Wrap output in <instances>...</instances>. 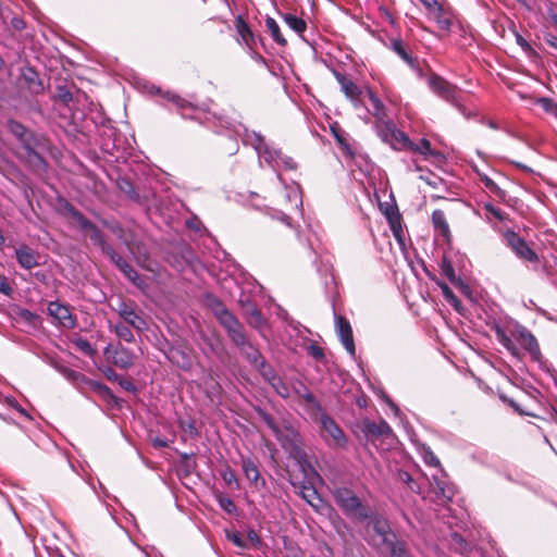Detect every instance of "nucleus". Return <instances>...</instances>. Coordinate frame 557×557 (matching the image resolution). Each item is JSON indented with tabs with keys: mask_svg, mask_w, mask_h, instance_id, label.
<instances>
[{
	"mask_svg": "<svg viewBox=\"0 0 557 557\" xmlns=\"http://www.w3.org/2000/svg\"><path fill=\"white\" fill-rule=\"evenodd\" d=\"M242 468L247 480L256 487H264L265 481L261 479L257 463L250 458L242 459Z\"/></svg>",
	"mask_w": 557,
	"mask_h": 557,
	"instance_id": "19",
	"label": "nucleus"
},
{
	"mask_svg": "<svg viewBox=\"0 0 557 557\" xmlns=\"http://www.w3.org/2000/svg\"><path fill=\"white\" fill-rule=\"evenodd\" d=\"M209 307L211 308L215 318L219 317L222 310H227L223 302L215 297L209 298Z\"/></svg>",
	"mask_w": 557,
	"mask_h": 557,
	"instance_id": "52",
	"label": "nucleus"
},
{
	"mask_svg": "<svg viewBox=\"0 0 557 557\" xmlns=\"http://www.w3.org/2000/svg\"><path fill=\"white\" fill-rule=\"evenodd\" d=\"M537 103L542 107V109L557 119V103L554 102L550 98L542 97L537 99Z\"/></svg>",
	"mask_w": 557,
	"mask_h": 557,
	"instance_id": "47",
	"label": "nucleus"
},
{
	"mask_svg": "<svg viewBox=\"0 0 557 557\" xmlns=\"http://www.w3.org/2000/svg\"><path fill=\"white\" fill-rule=\"evenodd\" d=\"M393 51L398 54L401 60H404L409 66L413 67L416 64V59L411 57V54L407 51L401 40H393L392 41Z\"/></svg>",
	"mask_w": 557,
	"mask_h": 557,
	"instance_id": "31",
	"label": "nucleus"
},
{
	"mask_svg": "<svg viewBox=\"0 0 557 557\" xmlns=\"http://www.w3.org/2000/svg\"><path fill=\"white\" fill-rule=\"evenodd\" d=\"M13 289L7 278L5 275L0 273V293L10 296L12 294Z\"/></svg>",
	"mask_w": 557,
	"mask_h": 557,
	"instance_id": "53",
	"label": "nucleus"
},
{
	"mask_svg": "<svg viewBox=\"0 0 557 557\" xmlns=\"http://www.w3.org/2000/svg\"><path fill=\"white\" fill-rule=\"evenodd\" d=\"M308 354L315 360H322L324 358L322 348L314 344L308 347Z\"/></svg>",
	"mask_w": 557,
	"mask_h": 557,
	"instance_id": "54",
	"label": "nucleus"
},
{
	"mask_svg": "<svg viewBox=\"0 0 557 557\" xmlns=\"http://www.w3.org/2000/svg\"><path fill=\"white\" fill-rule=\"evenodd\" d=\"M243 143L251 146L259 158V163L262 166L265 163L277 174L278 181L283 182L281 171H293L297 169L296 161L282 152L281 149L265 143L264 137L255 131L244 129Z\"/></svg>",
	"mask_w": 557,
	"mask_h": 557,
	"instance_id": "2",
	"label": "nucleus"
},
{
	"mask_svg": "<svg viewBox=\"0 0 557 557\" xmlns=\"http://www.w3.org/2000/svg\"><path fill=\"white\" fill-rule=\"evenodd\" d=\"M422 458L423 461L431 467H438L440 466V459L436 457V455L429 448L425 447L422 450Z\"/></svg>",
	"mask_w": 557,
	"mask_h": 557,
	"instance_id": "50",
	"label": "nucleus"
},
{
	"mask_svg": "<svg viewBox=\"0 0 557 557\" xmlns=\"http://www.w3.org/2000/svg\"><path fill=\"white\" fill-rule=\"evenodd\" d=\"M77 346L85 352H91L92 351V348H91V345L88 341L86 339H79L77 342Z\"/></svg>",
	"mask_w": 557,
	"mask_h": 557,
	"instance_id": "63",
	"label": "nucleus"
},
{
	"mask_svg": "<svg viewBox=\"0 0 557 557\" xmlns=\"http://www.w3.org/2000/svg\"><path fill=\"white\" fill-rule=\"evenodd\" d=\"M286 200L290 203V208L300 210L302 207L301 193L298 185L286 188L285 191Z\"/></svg>",
	"mask_w": 557,
	"mask_h": 557,
	"instance_id": "30",
	"label": "nucleus"
},
{
	"mask_svg": "<svg viewBox=\"0 0 557 557\" xmlns=\"http://www.w3.org/2000/svg\"><path fill=\"white\" fill-rule=\"evenodd\" d=\"M215 499L221 507L222 510H224L228 515H234L237 511V507L235 503L230 498L222 494L215 495Z\"/></svg>",
	"mask_w": 557,
	"mask_h": 557,
	"instance_id": "42",
	"label": "nucleus"
},
{
	"mask_svg": "<svg viewBox=\"0 0 557 557\" xmlns=\"http://www.w3.org/2000/svg\"><path fill=\"white\" fill-rule=\"evenodd\" d=\"M9 131L21 141L23 148L27 147V144H35L34 135L20 122L10 120L8 122Z\"/></svg>",
	"mask_w": 557,
	"mask_h": 557,
	"instance_id": "22",
	"label": "nucleus"
},
{
	"mask_svg": "<svg viewBox=\"0 0 557 557\" xmlns=\"http://www.w3.org/2000/svg\"><path fill=\"white\" fill-rule=\"evenodd\" d=\"M366 96L368 97L371 106V110H369V112L376 119V122L386 120V108L381 99L370 88L366 90Z\"/></svg>",
	"mask_w": 557,
	"mask_h": 557,
	"instance_id": "23",
	"label": "nucleus"
},
{
	"mask_svg": "<svg viewBox=\"0 0 557 557\" xmlns=\"http://www.w3.org/2000/svg\"><path fill=\"white\" fill-rule=\"evenodd\" d=\"M503 237L505 244L511 249L517 258L530 263L539 262V255L518 233L512 230H506L503 233Z\"/></svg>",
	"mask_w": 557,
	"mask_h": 557,
	"instance_id": "6",
	"label": "nucleus"
},
{
	"mask_svg": "<svg viewBox=\"0 0 557 557\" xmlns=\"http://www.w3.org/2000/svg\"><path fill=\"white\" fill-rule=\"evenodd\" d=\"M216 319L226 330L232 342H238L242 339V335L245 334L244 327L232 312L228 310H222Z\"/></svg>",
	"mask_w": 557,
	"mask_h": 557,
	"instance_id": "14",
	"label": "nucleus"
},
{
	"mask_svg": "<svg viewBox=\"0 0 557 557\" xmlns=\"http://www.w3.org/2000/svg\"><path fill=\"white\" fill-rule=\"evenodd\" d=\"M164 97L177 108L184 119L197 120L202 124H210L211 120L215 119L210 112L203 111L176 94L168 91L164 94Z\"/></svg>",
	"mask_w": 557,
	"mask_h": 557,
	"instance_id": "7",
	"label": "nucleus"
},
{
	"mask_svg": "<svg viewBox=\"0 0 557 557\" xmlns=\"http://www.w3.org/2000/svg\"><path fill=\"white\" fill-rule=\"evenodd\" d=\"M406 150L418 152L423 157L433 156L431 143L426 138H422L419 144H416L411 140V144L406 146Z\"/></svg>",
	"mask_w": 557,
	"mask_h": 557,
	"instance_id": "32",
	"label": "nucleus"
},
{
	"mask_svg": "<svg viewBox=\"0 0 557 557\" xmlns=\"http://www.w3.org/2000/svg\"><path fill=\"white\" fill-rule=\"evenodd\" d=\"M268 214L272 219H276V220L281 221L282 223L286 224L287 226H292L290 218L285 212H282L280 210H274V209H268Z\"/></svg>",
	"mask_w": 557,
	"mask_h": 557,
	"instance_id": "51",
	"label": "nucleus"
},
{
	"mask_svg": "<svg viewBox=\"0 0 557 557\" xmlns=\"http://www.w3.org/2000/svg\"><path fill=\"white\" fill-rule=\"evenodd\" d=\"M92 386L95 387V389H97L102 396L104 397H110V398H113V394L111 392V389L106 386L104 384H101V383H98V382H95L92 383Z\"/></svg>",
	"mask_w": 557,
	"mask_h": 557,
	"instance_id": "55",
	"label": "nucleus"
},
{
	"mask_svg": "<svg viewBox=\"0 0 557 557\" xmlns=\"http://www.w3.org/2000/svg\"><path fill=\"white\" fill-rule=\"evenodd\" d=\"M437 488L440 493L447 499H450L453 496V492L449 487L446 486L444 482L436 481Z\"/></svg>",
	"mask_w": 557,
	"mask_h": 557,
	"instance_id": "56",
	"label": "nucleus"
},
{
	"mask_svg": "<svg viewBox=\"0 0 557 557\" xmlns=\"http://www.w3.org/2000/svg\"><path fill=\"white\" fill-rule=\"evenodd\" d=\"M384 546L388 549L391 557H411L407 552L405 544L396 539L392 540Z\"/></svg>",
	"mask_w": 557,
	"mask_h": 557,
	"instance_id": "35",
	"label": "nucleus"
},
{
	"mask_svg": "<svg viewBox=\"0 0 557 557\" xmlns=\"http://www.w3.org/2000/svg\"><path fill=\"white\" fill-rule=\"evenodd\" d=\"M337 81L346 97L357 107L361 95L359 86L344 75H337Z\"/></svg>",
	"mask_w": 557,
	"mask_h": 557,
	"instance_id": "24",
	"label": "nucleus"
},
{
	"mask_svg": "<svg viewBox=\"0 0 557 557\" xmlns=\"http://www.w3.org/2000/svg\"><path fill=\"white\" fill-rule=\"evenodd\" d=\"M320 423L323 431L326 435L332 440L333 446L338 448H345L347 445V438L339 428V425L335 422V420L330 417L327 413L323 412L320 417Z\"/></svg>",
	"mask_w": 557,
	"mask_h": 557,
	"instance_id": "11",
	"label": "nucleus"
},
{
	"mask_svg": "<svg viewBox=\"0 0 557 557\" xmlns=\"http://www.w3.org/2000/svg\"><path fill=\"white\" fill-rule=\"evenodd\" d=\"M253 368H256L259 371L260 375L268 383H270L277 375L273 367L267 362L265 358H263L257 364H255Z\"/></svg>",
	"mask_w": 557,
	"mask_h": 557,
	"instance_id": "37",
	"label": "nucleus"
},
{
	"mask_svg": "<svg viewBox=\"0 0 557 557\" xmlns=\"http://www.w3.org/2000/svg\"><path fill=\"white\" fill-rule=\"evenodd\" d=\"M366 521L372 525L374 532L380 536L382 545L396 539L395 533L389 528L388 521L376 511L370 510V517Z\"/></svg>",
	"mask_w": 557,
	"mask_h": 557,
	"instance_id": "13",
	"label": "nucleus"
},
{
	"mask_svg": "<svg viewBox=\"0 0 557 557\" xmlns=\"http://www.w3.org/2000/svg\"><path fill=\"white\" fill-rule=\"evenodd\" d=\"M48 313L60 326L72 330L76 326V319L70 308L59 301H50L47 307Z\"/></svg>",
	"mask_w": 557,
	"mask_h": 557,
	"instance_id": "10",
	"label": "nucleus"
},
{
	"mask_svg": "<svg viewBox=\"0 0 557 557\" xmlns=\"http://www.w3.org/2000/svg\"><path fill=\"white\" fill-rule=\"evenodd\" d=\"M250 318L253 320L256 325H260L263 322L262 314L257 308H252L250 311Z\"/></svg>",
	"mask_w": 557,
	"mask_h": 557,
	"instance_id": "60",
	"label": "nucleus"
},
{
	"mask_svg": "<svg viewBox=\"0 0 557 557\" xmlns=\"http://www.w3.org/2000/svg\"><path fill=\"white\" fill-rule=\"evenodd\" d=\"M90 240L98 245L103 253H108L112 249V247L106 242L101 231L98 228V226L95 224V226L88 232Z\"/></svg>",
	"mask_w": 557,
	"mask_h": 557,
	"instance_id": "34",
	"label": "nucleus"
},
{
	"mask_svg": "<svg viewBox=\"0 0 557 557\" xmlns=\"http://www.w3.org/2000/svg\"><path fill=\"white\" fill-rule=\"evenodd\" d=\"M34 145L35 144H27V147L24 148L25 158L29 165L33 166L35 170L45 171L47 168V163L42 156L35 150Z\"/></svg>",
	"mask_w": 557,
	"mask_h": 557,
	"instance_id": "25",
	"label": "nucleus"
},
{
	"mask_svg": "<svg viewBox=\"0 0 557 557\" xmlns=\"http://www.w3.org/2000/svg\"><path fill=\"white\" fill-rule=\"evenodd\" d=\"M281 17L286 23V25L297 35L302 36V34L306 32L307 23L302 17L292 13H281Z\"/></svg>",
	"mask_w": 557,
	"mask_h": 557,
	"instance_id": "27",
	"label": "nucleus"
},
{
	"mask_svg": "<svg viewBox=\"0 0 557 557\" xmlns=\"http://www.w3.org/2000/svg\"><path fill=\"white\" fill-rule=\"evenodd\" d=\"M301 496L306 502L312 506L317 507L318 505L314 503V500L321 502L317 491L313 487L304 485L301 488Z\"/></svg>",
	"mask_w": 557,
	"mask_h": 557,
	"instance_id": "45",
	"label": "nucleus"
},
{
	"mask_svg": "<svg viewBox=\"0 0 557 557\" xmlns=\"http://www.w3.org/2000/svg\"><path fill=\"white\" fill-rule=\"evenodd\" d=\"M374 129L380 139L394 150L404 151L411 144V139L392 120L375 122Z\"/></svg>",
	"mask_w": 557,
	"mask_h": 557,
	"instance_id": "5",
	"label": "nucleus"
},
{
	"mask_svg": "<svg viewBox=\"0 0 557 557\" xmlns=\"http://www.w3.org/2000/svg\"><path fill=\"white\" fill-rule=\"evenodd\" d=\"M119 384L122 388H124L127 392H132V393L136 392V386L134 385V383L131 380L121 379V380H119Z\"/></svg>",
	"mask_w": 557,
	"mask_h": 557,
	"instance_id": "58",
	"label": "nucleus"
},
{
	"mask_svg": "<svg viewBox=\"0 0 557 557\" xmlns=\"http://www.w3.org/2000/svg\"><path fill=\"white\" fill-rule=\"evenodd\" d=\"M544 40H545V42H546L549 47H552V48H554V49H556V50H557V36L553 35V34H550V33H546V34L544 35Z\"/></svg>",
	"mask_w": 557,
	"mask_h": 557,
	"instance_id": "61",
	"label": "nucleus"
},
{
	"mask_svg": "<svg viewBox=\"0 0 557 557\" xmlns=\"http://www.w3.org/2000/svg\"><path fill=\"white\" fill-rule=\"evenodd\" d=\"M116 311L124 321L123 323L132 326L136 331L143 332L147 329V322L135 311L133 305L121 301Z\"/></svg>",
	"mask_w": 557,
	"mask_h": 557,
	"instance_id": "12",
	"label": "nucleus"
},
{
	"mask_svg": "<svg viewBox=\"0 0 557 557\" xmlns=\"http://www.w3.org/2000/svg\"><path fill=\"white\" fill-rule=\"evenodd\" d=\"M476 174L480 177V182L491 194L495 195L499 199L506 198V191L502 189L491 177H488L485 173H481L479 171H476Z\"/></svg>",
	"mask_w": 557,
	"mask_h": 557,
	"instance_id": "29",
	"label": "nucleus"
},
{
	"mask_svg": "<svg viewBox=\"0 0 557 557\" xmlns=\"http://www.w3.org/2000/svg\"><path fill=\"white\" fill-rule=\"evenodd\" d=\"M426 15L436 23L441 30L444 32H450L456 21V13L454 9L449 4L442 3L440 1H437L435 5L426 12Z\"/></svg>",
	"mask_w": 557,
	"mask_h": 557,
	"instance_id": "8",
	"label": "nucleus"
},
{
	"mask_svg": "<svg viewBox=\"0 0 557 557\" xmlns=\"http://www.w3.org/2000/svg\"><path fill=\"white\" fill-rule=\"evenodd\" d=\"M151 443L154 448H165V447L170 446V441H168L166 438L159 437V436L153 437L151 440Z\"/></svg>",
	"mask_w": 557,
	"mask_h": 557,
	"instance_id": "57",
	"label": "nucleus"
},
{
	"mask_svg": "<svg viewBox=\"0 0 557 557\" xmlns=\"http://www.w3.org/2000/svg\"><path fill=\"white\" fill-rule=\"evenodd\" d=\"M494 331L497 341L513 357H520V350L516 344L517 342L529 354L532 361L536 362L540 368L547 369V363L541 352L537 339L525 326L515 322L509 329H504L500 325H496Z\"/></svg>",
	"mask_w": 557,
	"mask_h": 557,
	"instance_id": "1",
	"label": "nucleus"
},
{
	"mask_svg": "<svg viewBox=\"0 0 557 557\" xmlns=\"http://www.w3.org/2000/svg\"><path fill=\"white\" fill-rule=\"evenodd\" d=\"M233 343L252 367L264 358L260 350L247 338L246 334L242 335V339Z\"/></svg>",
	"mask_w": 557,
	"mask_h": 557,
	"instance_id": "18",
	"label": "nucleus"
},
{
	"mask_svg": "<svg viewBox=\"0 0 557 557\" xmlns=\"http://www.w3.org/2000/svg\"><path fill=\"white\" fill-rule=\"evenodd\" d=\"M15 258L18 265L25 270L34 269L39 264L38 253L25 244L15 249Z\"/></svg>",
	"mask_w": 557,
	"mask_h": 557,
	"instance_id": "16",
	"label": "nucleus"
},
{
	"mask_svg": "<svg viewBox=\"0 0 557 557\" xmlns=\"http://www.w3.org/2000/svg\"><path fill=\"white\" fill-rule=\"evenodd\" d=\"M111 359L114 366L127 370L134 364L135 355L131 349L119 344L113 348Z\"/></svg>",
	"mask_w": 557,
	"mask_h": 557,
	"instance_id": "17",
	"label": "nucleus"
},
{
	"mask_svg": "<svg viewBox=\"0 0 557 557\" xmlns=\"http://www.w3.org/2000/svg\"><path fill=\"white\" fill-rule=\"evenodd\" d=\"M444 273L446 275V277L450 281V282H454L455 281V271L453 269V267L450 264H447L445 268H444Z\"/></svg>",
	"mask_w": 557,
	"mask_h": 557,
	"instance_id": "64",
	"label": "nucleus"
},
{
	"mask_svg": "<svg viewBox=\"0 0 557 557\" xmlns=\"http://www.w3.org/2000/svg\"><path fill=\"white\" fill-rule=\"evenodd\" d=\"M483 209L486 212V214H485L486 221H491V218H494L500 222L507 220L508 215L502 209L495 207L492 202L484 203Z\"/></svg>",
	"mask_w": 557,
	"mask_h": 557,
	"instance_id": "38",
	"label": "nucleus"
},
{
	"mask_svg": "<svg viewBox=\"0 0 557 557\" xmlns=\"http://www.w3.org/2000/svg\"><path fill=\"white\" fill-rule=\"evenodd\" d=\"M269 384L281 397L286 398L289 396V388L280 376L276 375Z\"/></svg>",
	"mask_w": 557,
	"mask_h": 557,
	"instance_id": "46",
	"label": "nucleus"
},
{
	"mask_svg": "<svg viewBox=\"0 0 557 557\" xmlns=\"http://www.w3.org/2000/svg\"><path fill=\"white\" fill-rule=\"evenodd\" d=\"M362 432L367 437L373 438L392 434V429L389 424L384 420H381L377 423L367 420L363 422Z\"/></svg>",
	"mask_w": 557,
	"mask_h": 557,
	"instance_id": "20",
	"label": "nucleus"
},
{
	"mask_svg": "<svg viewBox=\"0 0 557 557\" xmlns=\"http://www.w3.org/2000/svg\"><path fill=\"white\" fill-rule=\"evenodd\" d=\"M289 455L297 461V463L300 467V470L305 473V475H308L309 472L317 474L310 461L308 460L306 451L302 448L295 446L293 450H290Z\"/></svg>",
	"mask_w": 557,
	"mask_h": 557,
	"instance_id": "26",
	"label": "nucleus"
},
{
	"mask_svg": "<svg viewBox=\"0 0 557 557\" xmlns=\"http://www.w3.org/2000/svg\"><path fill=\"white\" fill-rule=\"evenodd\" d=\"M225 535H226V539L230 540L235 546H237L239 548L247 547L246 542L239 532H237V531L231 532V531L226 530Z\"/></svg>",
	"mask_w": 557,
	"mask_h": 557,
	"instance_id": "49",
	"label": "nucleus"
},
{
	"mask_svg": "<svg viewBox=\"0 0 557 557\" xmlns=\"http://www.w3.org/2000/svg\"><path fill=\"white\" fill-rule=\"evenodd\" d=\"M428 86L435 95L453 104L459 112L466 113V108L457 86L434 73L428 77Z\"/></svg>",
	"mask_w": 557,
	"mask_h": 557,
	"instance_id": "4",
	"label": "nucleus"
},
{
	"mask_svg": "<svg viewBox=\"0 0 557 557\" xmlns=\"http://www.w3.org/2000/svg\"><path fill=\"white\" fill-rule=\"evenodd\" d=\"M58 96L61 99V101L66 103V104L70 101H72V98H73L72 94L69 90L64 89V88H60Z\"/></svg>",
	"mask_w": 557,
	"mask_h": 557,
	"instance_id": "62",
	"label": "nucleus"
},
{
	"mask_svg": "<svg viewBox=\"0 0 557 557\" xmlns=\"http://www.w3.org/2000/svg\"><path fill=\"white\" fill-rule=\"evenodd\" d=\"M260 419L267 424V426L275 434L278 435L281 433L280 426L275 422L274 418L268 413L265 410L261 408L256 409Z\"/></svg>",
	"mask_w": 557,
	"mask_h": 557,
	"instance_id": "41",
	"label": "nucleus"
},
{
	"mask_svg": "<svg viewBox=\"0 0 557 557\" xmlns=\"http://www.w3.org/2000/svg\"><path fill=\"white\" fill-rule=\"evenodd\" d=\"M180 467L185 475L191 474L197 467V462L194 458V454L181 453L180 454Z\"/></svg>",
	"mask_w": 557,
	"mask_h": 557,
	"instance_id": "33",
	"label": "nucleus"
},
{
	"mask_svg": "<svg viewBox=\"0 0 557 557\" xmlns=\"http://www.w3.org/2000/svg\"><path fill=\"white\" fill-rule=\"evenodd\" d=\"M236 28L240 37L246 44H249L250 40L253 39V33L250 29L249 25L240 17H238L236 23Z\"/></svg>",
	"mask_w": 557,
	"mask_h": 557,
	"instance_id": "43",
	"label": "nucleus"
},
{
	"mask_svg": "<svg viewBox=\"0 0 557 557\" xmlns=\"http://www.w3.org/2000/svg\"><path fill=\"white\" fill-rule=\"evenodd\" d=\"M333 497L346 516L359 521H366L370 517L369 507L350 488L337 487L333 492Z\"/></svg>",
	"mask_w": 557,
	"mask_h": 557,
	"instance_id": "3",
	"label": "nucleus"
},
{
	"mask_svg": "<svg viewBox=\"0 0 557 557\" xmlns=\"http://www.w3.org/2000/svg\"><path fill=\"white\" fill-rule=\"evenodd\" d=\"M69 212L76 220L82 231L88 233L95 226L90 220L85 218L84 214L76 210L74 207H70Z\"/></svg>",
	"mask_w": 557,
	"mask_h": 557,
	"instance_id": "40",
	"label": "nucleus"
},
{
	"mask_svg": "<svg viewBox=\"0 0 557 557\" xmlns=\"http://www.w3.org/2000/svg\"><path fill=\"white\" fill-rule=\"evenodd\" d=\"M109 250L110 251L107 253V256L110 258V260L134 285L141 288L144 286V280L139 276L137 271L113 248Z\"/></svg>",
	"mask_w": 557,
	"mask_h": 557,
	"instance_id": "15",
	"label": "nucleus"
},
{
	"mask_svg": "<svg viewBox=\"0 0 557 557\" xmlns=\"http://www.w3.org/2000/svg\"><path fill=\"white\" fill-rule=\"evenodd\" d=\"M178 426L183 432L187 433L191 438H196L199 435V432L196 428V423L193 419H189V420L180 419Z\"/></svg>",
	"mask_w": 557,
	"mask_h": 557,
	"instance_id": "44",
	"label": "nucleus"
},
{
	"mask_svg": "<svg viewBox=\"0 0 557 557\" xmlns=\"http://www.w3.org/2000/svg\"><path fill=\"white\" fill-rule=\"evenodd\" d=\"M451 540L455 544L459 545L460 552H462L466 548L467 543L465 542V540L462 539V536L460 534L453 532Z\"/></svg>",
	"mask_w": 557,
	"mask_h": 557,
	"instance_id": "59",
	"label": "nucleus"
},
{
	"mask_svg": "<svg viewBox=\"0 0 557 557\" xmlns=\"http://www.w3.org/2000/svg\"><path fill=\"white\" fill-rule=\"evenodd\" d=\"M335 317V330L337 333V336L339 337V341L342 342L343 346L345 347L346 351L351 356L355 357L356 354V347L352 336V329L349 323V321L337 313H334Z\"/></svg>",
	"mask_w": 557,
	"mask_h": 557,
	"instance_id": "9",
	"label": "nucleus"
},
{
	"mask_svg": "<svg viewBox=\"0 0 557 557\" xmlns=\"http://www.w3.org/2000/svg\"><path fill=\"white\" fill-rule=\"evenodd\" d=\"M221 478L228 486H235L236 488L239 486L236 474L231 467H225L221 471Z\"/></svg>",
	"mask_w": 557,
	"mask_h": 557,
	"instance_id": "48",
	"label": "nucleus"
},
{
	"mask_svg": "<svg viewBox=\"0 0 557 557\" xmlns=\"http://www.w3.org/2000/svg\"><path fill=\"white\" fill-rule=\"evenodd\" d=\"M389 226L391 231L397 240V243L401 246L405 245L404 231L400 222V216L396 215L395 218H389Z\"/></svg>",
	"mask_w": 557,
	"mask_h": 557,
	"instance_id": "39",
	"label": "nucleus"
},
{
	"mask_svg": "<svg viewBox=\"0 0 557 557\" xmlns=\"http://www.w3.org/2000/svg\"><path fill=\"white\" fill-rule=\"evenodd\" d=\"M265 27L269 30L272 39L278 46H282V47L286 46L287 41L284 38V36L282 35L278 24L276 23V21L273 17L267 16V18H265Z\"/></svg>",
	"mask_w": 557,
	"mask_h": 557,
	"instance_id": "28",
	"label": "nucleus"
},
{
	"mask_svg": "<svg viewBox=\"0 0 557 557\" xmlns=\"http://www.w3.org/2000/svg\"><path fill=\"white\" fill-rule=\"evenodd\" d=\"M131 327L132 326H129L123 322H119L113 326V331L119 338L125 341L126 343H133V342H135V336H134Z\"/></svg>",
	"mask_w": 557,
	"mask_h": 557,
	"instance_id": "36",
	"label": "nucleus"
},
{
	"mask_svg": "<svg viewBox=\"0 0 557 557\" xmlns=\"http://www.w3.org/2000/svg\"><path fill=\"white\" fill-rule=\"evenodd\" d=\"M431 221L435 232L444 239L449 240L451 233L444 211L440 209L434 210L431 215Z\"/></svg>",
	"mask_w": 557,
	"mask_h": 557,
	"instance_id": "21",
	"label": "nucleus"
}]
</instances>
